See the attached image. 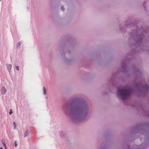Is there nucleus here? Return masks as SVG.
<instances>
[{
  "mask_svg": "<svg viewBox=\"0 0 149 149\" xmlns=\"http://www.w3.org/2000/svg\"><path fill=\"white\" fill-rule=\"evenodd\" d=\"M68 109H64L65 113L75 123L82 121L86 119L89 112V107L82 99L78 97H73L68 104Z\"/></svg>",
  "mask_w": 149,
  "mask_h": 149,
  "instance_id": "f257e3e1",
  "label": "nucleus"
},
{
  "mask_svg": "<svg viewBox=\"0 0 149 149\" xmlns=\"http://www.w3.org/2000/svg\"><path fill=\"white\" fill-rule=\"evenodd\" d=\"M141 27L140 29L137 30L136 31H134L130 33V34L131 38L133 39L137 43H140L143 42L144 40H146V36H144V33L146 34L145 29H143Z\"/></svg>",
  "mask_w": 149,
  "mask_h": 149,
  "instance_id": "f03ea898",
  "label": "nucleus"
},
{
  "mask_svg": "<svg viewBox=\"0 0 149 149\" xmlns=\"http://www.w3.org/2000/svg\"><path fill=\"white\" fill-rule=\"evenodd\" d=\"M131 92V89L129 88L118 89L117 96L118 98L122 100H127L130 98Z\"/></svg>",
  "mask_w": 149,
  "mask_h": 149,
  "instance_id": "7ed1b4c3",
  "label": "nucleus"
},
{
  "mask_svg": "<svg viewBox=\"0 0 149 149\" xmlns=\"http://www.w3.org/2000/svg\"><path fill=\"white\" fill-rule=\"evenodd\" d=\"M141 88L143 91H147L148 89V86L147 84H145L143 86H141Z\"/></svg>",
  "mask_w": 149,
  "mask_h": 149,
  "instance_id": "20e7f679",
  "label": "nucleus"
},
{
  "mask_svg": "<svg viewBox=\"0 0 149 149\" xmlns=\"http://www.w3.org/2000/svg\"><path fill=\"white\" fill-rule=\"evenodd\" d=\"M6 91V89L3 86H2L1 89V93L2 94H4Z\"/></svg>",
  "mask_w": 149,
  "mask_h": 149,
  "instance_id": "39448f33",
  "label": "nucleus"
},
{
  "mask_svg": "<svg viewBox=\"0 0 149 149\" xmlns=\"http://www.w3.org/2000/svg\"><path fill=\"white\" fill-rule=\"evenodd\" d=\"M7 68L9 72H10L12 68V65L10 64H7L6 65Z\"/></svg>",
  "mask_w": 149,
  "mask_h": 149,
  "instance_id": "423d86ee",
  "label": "nucleus"
},
{
  "mask_svg": "<svg viewBox=\"0 0 149 149\" xmlns=\"http://www.w3.org/2000/svg\"><path fill=\"white\" fill-rule=\"evenodd\" d=\"M22 42L20 41L19 42L17 45V48H19L20 46L22 44Z\"/></svg>",
  "mask_w": 149,
  "mask_h": 149,
  "instance_id": "0eeeda50",
  "label": "nucleus"
},
{
  "mask_svg": "<svg viewBox=\"0 0 149 149\" xmlns=\"http://www.w3.org/2000/svg\"><path fill=\"white\" fill-rule=\"evenodd\" d=\"M29 132H28V131L26 132L24 134V137H25L26 136H28L29 134Z\"/></svg>",
  "mask_w": 149,
  "mask_h": 149,
  "instance_id": "6e6552de",
  "label": "nucleus"
},
{
  "mask_svg": "<svg viewBox=\"0 0 149 149\" xmlns=\"http://www.w3.org/2000/svg\"><path fill=\"white\" fill-rule=\"evenodd\" d=\"M136 72L135 73L136 74H139L141 73L140 72V71L137 68L136 69Z\"/></svg>",
  "mask_w": 149,
  "mask_h": 149,
  "instance_id": "1a4fd4ad",
  "label": "nucleus"
},
{
  "mask_svg": "<svg viewBox=\"0 0 149 149\" xmlns=\"http://www.w3.org/2000/svg\"><path fill=\"white\" fill-rule=\"evenodd\" d=\"M43 94L44 95H45L46 94V90L45 87H43Z\"/></svg>",
  "mask_w": 149,
  "mask_h": 149,
  "instance_id": "9d476101",
  "label": "nucleus"
},
{
  "mask_svg": "<svg viewBox=\"0 0 149 149\" xmlns=\"http://www.w3.org/2000/svg\"><path fill=\"white\" fill-rule=\"evenodd\" d=\"M13 113V111H12V110L10 109V111L9 112V114L11 115Z\"/></svg>",
  "mask_w": 149,
  "mask_h": 149,
  "instance_id": "9b49d317",
  "label": "nucleus"
},
{
  "mask_svg": "<svg viewBox=\"0 0 149 149\" xmlns=\"http://www.w3.org/2000/svg\"><path fill=\"white\" fill-rule=\"evenodd\" d=\"M13 124L14 125V129H15L16 127V123L15 122H13Z\"/></svg>",
  "mask_w": 149,
  "mask_h": 149,
  "instance_id": "f8f14e48",
  "label": "nucleus"
},
{
  "mask_svg": "<svg viewBox=\"0 0 149 149\" xmlns=\"http://www.w3.org/2000/svg\"><path fill=\"white\" fill-rule=\"evenodd\" d=\"M3 141V140L2 141V143H3V144L4 146V147H5V148H6V144Z\"/></svg>",
  "mask_w": 149,
  "mask_h": 149,
  "instance_id": "ddd939ff",
  "label": "nucleus"
},
{
  "mask_svg": "<svg viewBox=\"0 0 149 149\" xmlns=\"http://www.w3.org/2000/svg\"><path fill=\"white\" fill-rule=\"evenodd\" d=\"M14 145H15V147H17V141H15Z\"/></svg>",
  "mask_w": 149,
  "mask_h": 149,
  "instance_id": "4468645a",
  "label": "nucleus"
},
{
  "mask_svg": "<svg viewBox=\"0 0 149 149\" xmlns=\"http://www.w3.org/2000/svg\"><path fill=\"white\" fill-rule=\"evenodd\" d=\"M61 9L63 11H64V8L63 6H61Z\"/></svg>",
  "mask_w": 149,
  "mask_h": 149,
  "instance_id": "2eb2a0df",
  "label": "nucleus"
},
{
  "mask_svg": "<svg viewBox=\"0 0 149 149\" xmlns=\"http://www.w3.org/2000/svg\"><path fill=\"white\" fill-rule=\"evenodd\" d=\"M16 67V69L17 70H19V67L17 66H16L15 67Z\"/></svg>",
  "mask_w": 149,
  "mask_h": 149,
  "instance_id": "dca6fc26",
  "label": "nucleus"
},
{
  "mask_svg": "<svg viewBox=\"0 0 149 149\" xmlns=\"http://www.w3.org/2000/svg\"><path fill=\"white\" fill-rule=\"evenodd\" d=\"M105 148L104 147H100L99 149H104Z\"/></svg>",
  "mask_w": 149,
  "mask_h": 149,
  "instance_id": "f3484780",
  "label": "nucleus"
},
{
  "mask_svg": "<svg viewBox=\"0 0 149 149\" xmlns=\"http://www.w3.org/2000/svg\"><path fill=\"white\" fill-rule=\"evenodd\" d=\"M146 39H147V40H147L148 39H149V37H147V38Z\"/></svg>",
  "mask_w": 149,
  "mask_h": 149,
  "instance_id": "a211bd4d",
  "label": "nucleus"
},
{
  "mask_svg": "<svg viewBox=\"0 0 149 149\" xmlns=\"http://www.w3.org/2000/svg\"><path fill=\"white\" fill-rule=\"evenodd\" d=\"M0 149H3L2 148V147H1L0 148Z\"/></svg>",
  "mask_w": 149,
  "mask_h": 149,
  "instance_id": "6ab92c4d",
  "label": "nucleus"
},
{
  "mask_svg": "<svg viewBox=\"0 0 149 149\" xmlns=\"http://www.w3.org/2000/svg\"><path fill=\"white\" fill-rule=\"evenodd\" d=\"M136 28H137V29H138V28H137V26L136 27Z\"/></svg>",
  "mask_w": 149,
  "mask_h": 149,
  "instance_id": "aec40b11",
  "label": "nucleus"
},
{
  "mask_svg": "<svg viewBox=\"0 0 149 149\" xmlns=\"http://www.w3.org/2000/svg\"><path fill=\"white\" fill-rule=\"evenodd\" d=\"M125 104H126V105H127V104H126L125 103Z\"/></svg>",
  "mask_w": 149,
  "mask_h": 149,
  "instance_id": "412c9836",
  "label": "nucleus"
},
{
  "mask_svg": "<svg viewBox=\"0 0 149 149\" xmlns=\"http://www.w3.org/2000/svg\"><path fill=\"white\" fill-rule=\"evenodd\" d=\"M1 0H0V1H1Z\"/></svg>",
  "mask_w": 149,
  "mask_h": 149,
  "instance_id": "4be33fe9",
  "label": "nucleus"
}]
</instances>
